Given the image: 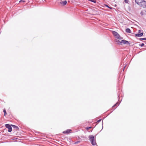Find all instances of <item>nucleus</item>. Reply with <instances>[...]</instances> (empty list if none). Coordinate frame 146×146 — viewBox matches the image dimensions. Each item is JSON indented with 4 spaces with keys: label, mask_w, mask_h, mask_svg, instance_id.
<instances>
[{
    "label": "nucleus",
    "mask_w": 146,
    "mask_h": 146,
    "mask_svg": "<svg viewBox=\"0 0 146 146\" xmlns=\"http://www.w3.org/2000/svg\"><path fill=\"white\" fill-rule=\"evenodd\" d=\"M89 138L92 145H94L96 144V140L94 139L93 136L92 135L89 136Z\"/></svg>",
    "instance_id": "nucleus-1"
},
{
    "label": "nucleus",
    "mask_w": 146,
    "mask_h": 146,
    "mask_svg": "<svg viewBox=\"0 0 146 146\" xmlns=\"http://www.w3.org/2000/svg\"><path fill=\"white\" fill-rule=\"evenodd\" d=\"M112 33L114 36L117 38L119 39H122L120 35L117 32L115 31H112Z\"/></svg>",
    "instance_id": "nucleus-2"
},
{
    "label": "nucleus",
    "mask_w": 146,
    "mask_h": 146,
    "mask_svg": "<svg viewBox=\"0 0 146 146\" xmlns=\"http://www.w3.org/2000/svg\"><path fill=\"white\" fill-rule=\"evenodd\" d=\"M5 127L6 128L8 129V131L9 132H11L12 131V128L9 124H6L5 125Z\"/></svg>",
    "instance_id": "nucleus-3"
},
{
    "label": "nucleus",
    "mask_w": 146,
    "mask_h": 146,
    "mask_svg": "<svg viewBox=\"0 0 146 146\" xmlns=\"http://www.w3.org/2000/svg\"><path fill=\"white\" fill-rule=\"evenodd\" d=\"M120 43L121 44H129V42L128 41L125 40H122L120 42Z\"/></svg>",
    "instance_id": "nucleus-4"
},
{
    "label": "nucleus",
    "mask_w": 146,
    "mask_h": 146,
    "mask_svg": "<svg viewBox=\"0 0 146 146\" xmlns=\"http://www.w3.org/2000/svg\"><path fill=\"white\" fill-rule=\"evenodd\" d=\"M140 5L143 7L146 6V2L145 1H143L141 3Z\"/></svg>",
    "instance_id": "nucleus-5"
},
{
    "label": "nucleus",
    "mask_w": 146,
    "mask_h": 146,
    "mask_svg": "<svg viewBox=\"0 0 146 146\" xmlns=\"http://www.w3.org/2000/svg\"><path fill=\"white\" fill-rule=\"evenodd\" d=\"M135 2L137 4L139 5H140V3L142 2L140 0H135Z\"/></svg>",
    "instance_id": "nucleus-6"
},
{
    "label": "nucleus",
    "mask_w": 146,
    "mask_h": 146,
    "mask_svg": "<svg viewBox=\"0 0 146 146\" xmlns=\"http://www.w3.org/2000/svg\"><path fill=\"white\" fill-rule=\"evenodd\" d=\"M143 34V33H141L137 34H135V36L137 37H139L142 36Z\"/></svg>",
    "instance_id": "nucleus-7"
},
{
    "label": "nucleus",
    "mask_w": 146,
    "mask_h": 146,
    "mask_svg": "<svg viewBox=\"0 0 146 146\" xmlns=\"http://www.w3.org/2000/svg\"><path fill=\"white\" fill-rule=\"evenodd\" d=\"M66 3L67 1H66L60 2V3L63 5H65L66 4Z\"/></svg>",
    "instance_id": "nucleus-8"
},
{
    "label": "nucleus",
    "mask_w": 146,
    "mask_h": 146,
    "mask_svg": "<svg viewBox=\"0 0 146 146\" xmlns=\"http://www.w3.org/2000/svg\"><path fill=\"white\" fill-rule=\"evenodd\" d=\"M71 131V130L70 129H68L66 131H64L63 132V133H70V131Z\"/></svg>",
    "instance_id": "nucleus-9"
},
{
    "label": "nucleus",
    "mask_w": 146,
    "mask_h": 146,
    "mask_svg": "<svg viewBox=\"0 0 146 146\" xmlns=\"http://www.w3.org/2000/svg\"><path fill=\"white\" fill-rule=\"evenodd\" d=\"M126 32L129 33H130L131 32L130 30L129 29H126Z\"/></svg>",
    "instance_id": "nucleus-10"
},
{
    "label": "nucleus",
    "mask_w": 146,
    "mask_h": 146,
    "mask_svg": "<svg viewBox=\"0 0 146 146\" xmlns=\"http://www.w3.org/2000/svg\"><path fill=\"white\" fill-rule=\"evenodd\" d=\"M12 125L14 128H15L16 130H17L19 128L17 126L13 125Z\"/></svg>",
    "instance_id": "nucleus-11"
},
{
    "label": "nucleus",
    "mask_w": 146,
    "mask_h": 146,
    "mask_svg": "<svg viewBox=\"0 0 146 146\" xmlns=\"http://www.w3.org/2000/svg\"><path fill=\"white\" fill-rule=\"evenodd\" d=\"M3 112H4V115L5 116L7 114V113H6V110L4 109V110H3Z\"/></svg>",
    "instance_id": "nucleus-12"
},
{
    "label": "nucleus",
    "mask_w": 146,
    "mask_h": 146,
    "mask_svg": "<svg viewBox=\"0 0 146 146\" xmlns=\"http://www.w3.org/2000/svg\"><path fill=\"white\" fill-rule=\"evenodd\" d=\"M89 1H90L91 2H93L94 3H95L96 2V0H88Z\"/></svg>",
    "instance_id": "nucleus-13"
},
{
    "label": "nucleus",
    "mask_w": 146,
    "mask_h": 146,
    "mask_svg": "<svg viewBox=\"0 0 146 146\" xmlns=\"http://www.w3.org/2000/svg\"><path fill=\"white\" fill-rule=\"evenodd\" d=\"M25 1L24 0H21L19 1V3L23 2Z\"/></svg>",
    "instance_id": "nucleus-14"
},
{
    "label": "nucleus",
    "mask_w": 146,
    "mask_h": 146,
    "mask_svg": "<svg viewBox=\"0 0 146 146\" xmlns=\"http://www.w3.org/2000/svg\"><path fill=\"white\" fill-rule=\"evenodd\" d=\"M129 1L128 0H124V2L125 3H128Z\"/></svg>",
    "instance_id": "nucleus-15"
},
{
    "label": "nucleus",
    "mask_w": 146,
    "mask_h": 146,
    "mask_svg": "<svg viewBox=\"0 0 146 146\" xmlns=\"http://www.w3.org/2000/svg\"><path fill=\"white\" fill-rule=\"evenodd\" d=\"M144 45V43H142V44H141L140 46H142H142H143Z\"/></svg>",
    "instance_id": "nucleus-16"
},
{
    "label": "nucleus",
    "mask_w": 146,
    "mask_h": 146,
    "mask_svg": "<svg viewBox=\"0 0 146 146\" xmlns=\"http://www.w3.org/2000/svg\"><path fill=\"white\" fill-rule=\"evenodd\" d=\"M101 119H100L97 121V122L98 123L100 122L101 121Z\"/></svg>",
    "instance_id": "nucleus-17"
},
{
    "label": "nucleus",
    "mask_w": 146,
    "mask_h": 146,
    "mask_svg": "<svg viewBox=\"0 0 146 146\" xmlns=\"http://www.w3.org/2000/svg\"><path fill=\"white\" fill-rule=\"evenodd\" d=\"M141 39H142V40H146V38H141Z\"/></svg>",
    "instance_id": "nucleus-18"
},
{
    "label": "nucleus",
    "mask_w": 146,
    "mask_h": 146,
    "mask_svg": "<svg viewBox=\"0 0 146 146\" xmlns=\"http://www.w3.org/2000/svg\"><path fill=\"white\" fill-rule=\"evenodd\" d=\"M116 42H119L120 43V42L119 40H117V41H116Z\"/></svg>",
    "instance_id": "nucleus-19"
},
{
    "label": "nucleus",
    "mask_w": 146,
    "mask_h": 146,
    "mask_svg": "<svg viewBox=\"0 0 146 146\" xmlns=\"http://www.w3.org/2000/svg\"><path fill=\"white\" fill-rule=\"evenodd\" d=\"M139 33L141 32V31L139 30L138 31Z\"/></svg>",
    "instance_id": "nucleus-20"
},
{
    "label": "nucleus",
    "mask_w": 146,
    "mask_h": 146,
    "mask_svg": "<svg viewBox=\"0 0 146 146\" xmlns=\"http://www.w3.org/2000/svg\"><path fill=\"white\" fill-rule=\"evenodd\" d=\"M105 6H106V7H108H108H109L108 5H105Z\"/></svg>",
    "instance_id": "nucleus-21"
},
{
    "label": "nucleus",
    "mask_w": 146,
    "mask_h": 146,
    "mask_svg": "<svg viewBox=\"0 0 146 146\" xmlns=\"http://www.w3.org/2000/svg\"><path fill=\"white\" fill-rule=\"evenodd\" d=\"M108 8H110V9H112V8L111 7H108Z\"/></svg>",
    "instance_id": "nucleus-22"
},
{
    "label": "nucleus",
    "mask_w": 146,
    "mask_h": 146,
    "mask_svg": "<svg viewBox=\"0 0 146 146\" xmlns=\"http://www.w3.org/2000/svg\"><path fill=\"white\" fill-rule=\"evenodd\" d=\"M140 0L141 1V2L143 1H144V0Z\"/></svg>",
    "instance_id": "nucleus-23"
},
{
    "label": "nucleus",
    "mask_w": 146,
    "mask_h": 146,
    "mask_svg": "<svg viewBox=\"0 0 146 146\" xmlns=\"http://www.w3.org/2000/svg\"><path fill=\"white\" fill-rule=\"evenodd\" d=\"M91 128V127H89L88 128H87V129H90V128Z\"/></svg>",
    "instance_id": "nucleus-24"
},
{
    "label": "nucleus",
    "mask_w": 146,
    "mask_h": 146,
    "mask_svg": "<svg viewBox=\"0 0 146 146\" xmlns=\"http://www.w3.org/2000/svg\"><path fill=\"white\" fill-rule=\"evenodd\" d=\"M117 104H116L115 105V106L116 105H117Z\"/></svg>",
    "instance_id": "nucleus-25"
}]
</instances>
